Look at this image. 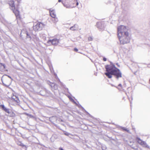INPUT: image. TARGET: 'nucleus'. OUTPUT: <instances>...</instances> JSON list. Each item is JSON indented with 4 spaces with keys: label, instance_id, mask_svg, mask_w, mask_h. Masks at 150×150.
Wrapping results in <instances>:
<instances>
[{
    "label": "nucleus",
    "instance_id": "f257e3e1",
    "mask_svg": "<svg viewBox=\"0 0 150 150\" xmlns=\"http://www.w3.org/2000/svg\"><path fill=\"white\" fill-rule=\"evenodd\" d=\"M106 71L105 74L109 79L111 78L112 75L117 79L122 77L121 71L119 69L115 66V65L107 66L106 68Z\"/></svg>",
    "mask_w": 150,
    "mask_h": 150
},
{
    "label": "nucleus",
    "instance_id": "f03ea898",
    "mask_svg": "<svg viewBox=\"0 0 150 150\" xmlns=\"http://www.w3.org/2000/svg\"><path fill=\"white\" fill-rule=\"evenodd\" d=\"M121 44L124 45L129 43L130 41V38L129 34L118 37Z\"/></svg>",
    "mask_w": 150,
    "mask_h": 150
},
{
    "label": "nucleus",
    "instance_id": "7ed1b4c3",
    "mask_svg": "<svg viewBox=\"0 0 150 150\" xmlns=\"http://www.w3.org/2000/svg\"><path fill=\"white\" fill-rule=\"evenodd\" d=\"M128 29L127 27L123 25H120L117 28L118 37L120 36L129 34L127 32Z\"/></svg>",
    "mask_w": 150,
    "mask_h": 150
},
{
    "label": "nucleus",
    "instance_id": "20e7f679",
    "mask_svg": "<svg viewBox=\"0 0 150 150\" xmlns=\"http://www.w3.org/2000/svg\"><path fill=\"white\" fill-rule=\"evenodd\" d=\"M43 26V24L41 23H35L33 24V29L35 31H40L42 30Z\"/></svg>",
    "mask_w": 150,
    "mask_h": 150
},
{
    "label": "nucleus",
    "instance_id": "39448f33",
    "mask_svg": "<svg viewBox=\"0 0 150 150\" xmlns=\"http://www.w3.org/2000/svg\"><path fill=\"white\" fill-rule=\"evenodd\" d=\"M60 40H61L59 38H54L52 40H49L48 42H51L52 45H57L59 43Z\"/></svg>",
    "mask_w": 150,
    "mask_h": 150
},
{
    "label": "nucleus",
    "instance_id": "423d86ee",
    "mask_svg": "<svg viewBox=\"0 0 150 150\" xmlns=\"http://www.w3.org/2000/svg\"><path fill=\"white\" fill-rule=\"evenodd\" d=\"M96 26L100 30H103L105 28V25L103 22H97Z\"/></svg>",
    "mask_w": 150,
    "mask_h": 150
},
{
    "label": "nucleus",
    "instance_id": "0eeeda50",
    "mask_svg": "<svg viewBox=\"0 0 150 150\" xmlns=\"http://www.w3.org/2000/svg\"><path fill=\"white\" fill-rule=\"evenodd\" d=\"M49 12L50 15L52 17L54 18V19L55 20L54 22H57L58 21V19L57 18H56V15L54 11V10L52 11L50 10Z\"/></svg>",
    "mask_w": 150,
    "mask_h": 150
},
{
    "label": "nucleus",
    "instance_id": "6e6552de",
    "mask_svg": "<svg viewBox=\"0 0 150 150\" xmlns=\"http://www.w3.org/2000/svg\"><path fill=\"white\" fill-rule=\"evenodd\" d=\"M0 106L3 110L8 114H9L11 113V110L7 108H6L4 105H0Z\"/></svg>",
    "mask_w": 150,
    "mask_h": 150
},
{
    "label": "nucleus",
    "instance_id": "1a4fd4ad",
    "mask_svg": "<svg viewBox=\"0 0 150 150\" xmlns=\"http://www.w3.org/2000/svg\"><path fill=\"white\" fill-rule=\"evenodd\" d=\"M70 1V0H63L62 1V3L63 5L65 6L68 8L69 7L68 6H67V3L68 4L70 5L71 4L70 3V2H69L67 1Z\"/></svg>",
    "mask_w": 150,
    "mask_h": 150
},
{
    "label": "nucleus",
    "instance_id": "9d476101",
    "mask_svg": "<svg viewBox=\"0 0 150 150\" xmlns=\"http://www.w3.org/2000/svg\"><path fill=\"white\" fill-rule=\"evenodd\" d=\"M6 66L5 64L0 63V71H6Z\"/></svg>",
    "mask_w": 150,
    "mask_h": 150
},
{
    "label": "nucleus",
    "instance_id": "9b49d317",
    "mask_svg": "<svg viewBox=\"0 0 150 150\" xmlns=\"http://www.w3.org/2000/svg\"><path fill=\"white\" fill-rule=\"evenodd\" d=\"M13 12L17 17H19V11L17 9L14 7V10H13Z\"/></svg>",
    "mask_w": 150,
    "mask_h": 150
},
{
    "label": "nucleus",
    "instance_id": "f8f14e48",
    "mask_svg": "<svg viewBox=\"0 0 150 150\" xmlns=\"http://www.w3.org/2000/svg\"><path fill=\"white\" fill-rule=\"evenodd\" d=\"M47 91L45 89H43L40 91L39 93V94L42 96H45L46 95Z\"/></svg>",
    "mask_w": 150,
    "mask_h": 150
},
{
    "label": "nucleus",
    "instance_id": "ddd939ff",
    "mask_svg": "<svg viewBox=\"0 0 150 150\" xmlns=\"http://www.w3.org/2000/svg\"><path fill=\"white\" fill-rule=\"evenodd\" d=\"M7 76V75H6L5 76H3L1 78V81H2V82L3 84V85L5 86H8L9 85H7L5 84L3 82V80H4V79H5V77H6ZM7 76L9 78H10V79H11V76Z\"/></svg>",
    "mask_w": 150,
    "mask_h": 150
},
{
    "label": "nucleus",
    "instance_id": "4468645a",
    "mask_svg": "<svg viewBox=\"0 0 150 150\" xmlns=\"http://www.w3.org/2000/svg\"><path fill=\"white\" fill-rule=\"evenodd\" d=\"M12 99L14 101L18 103L19 102L18 98L16 96H13L12 97Z\"/></svg>",
    "mask_w": 150,
    "mask_h": 150
},
{
    "label": "nucleus",
    "instance_id": "2eb2a0df",
    "mask_svg": "<svg viewBox=\"0 0 150 150\" xmlns=\"http://www.w3.org/2000/svg\"><path fill=\"white\" fill-rule=\"evenodd\" d=\"M9 4L12 7H13L14 8L15 7L14 5V2L12 0L10 1L9 3Z\"/></svg>",
    "mask_w": 150,
    "mask_h": 150
},
{
    "label": "nucleus",
    "instance_id": "dca6fc26",
    "mask_svg": "<svg viewBox=\"0 0 150 150\" xmlns=\"http://www.w3.org/2000/svg\"><path fill=\"white\" fill-rule=\"evenodd\" d=\"M120 128L123 130L126 131L127 132H129V130L128 129H127L125 127H122V126L120 127Z\"/></svg>",
    "mask_w": 150,
    "mask_h": 150
},
{
    "label": "nucleus",
    "instance_id": "f3484780",
    "mask_svg": "<svg viewBox=\"0 0 150 150\" xmlns=\"http://www.w3.org/2000/svg\"><path fill=\"white\" fill-rule=\"evenodd\" d=\"M136 139L137 142L140 144H141L142 142L143 141L141 139H140V138L138 137H137L136 138Z\"/></svg>",
    "mask_w": 150,
    "mask_h": 150
},
{
    "label": "nucleus",
    "instance_id": "a211bd4d",
    "mask_svg": "<svg viewBox=\"0 0 150 150\" xmlns=\"http://www.w3.org/2000/svg\"><path fill=\"white\" fill-rule=\"evenodd\" d=\"M141 145H142L144 146H145L146 147H147V146H148L146 143L143 141L142 142V143H141Z\"/></svg>",
    "mask_w": 150,
    "mask_h": 150
},
{
    "label": "nucleus",
    "instance_id": "6ab92c4d",
    "mask_svg": "<svg viewBox=\"0 0 150 150\" xmlns=\"http://www.w3.org/2000/svg\"><path fill=\"white\" fill-rule=\"evenodd\" d=\"M76 25V24L74 25V26L71 27L70 28V29L73 30H76V29L75 28Z\"/></svg>",
    "mask_w": 150,
    "mask_h": 150
},
{
    "label": "nucleus",
    "instance_id": "aec40b11",
    "mask_svg": "<svg viewBox=\"0 0 150 150\" xmlns=\"http://www.w3.org/2000/svg\"><path fill=\"white\" fill-rule=\"evenodd\" d=\"M9 114L10 116L11 117H14L15 115V113L13 112H12L11 110V113Z\"/></svg>",
    "mask_w": 150,
    "mask_h": 150
},
{
    "label": "nucleus",
    "instance_id": "412c9836",
    "mask_svg": "<svg viewBox=\"0 0 150 150\" xmlns=\"http://www.w3.org/2000/svg\"><path fill=\"white\" fill-rule=\"evenodd\" d=\"M26 37L27 38H30V39H31V37L30 36V35L27 32H26Z\"/></svg>",
    "mask_w": 150,
    "mask_h": 150
},
{
    "label": "nucleus",
    "instance_id": "4be33fe9",
    "mask_svg": "<svg viewBox=\"0 0 150 150\" xmlns=\"http://www.w3.org/2000/svg\"><path fill=\"white\" fill-rule=\"evenodd\" d=\"M30 118H34L35 117L32 115L30 114L29 113H27L26 114Z\"/></svg>",
    "mask_w": 150,
    "mask_h": 150
},
{
    "label": "nucleus",
    "instance_id": "5701e85b",
    "mask_svg": "<svg viewBox=\"0 0 150 150\" xmlns=\"http://www.w3.org/2000/svg\"><path fill=\"white\" fill-rule=\"evenodd\" d=\"M19 145L22 146V147H25V148H27V147L26 146L24 145L23 144L20 142V144H19Z\"/></svg>",
    "mask_w": 150,
    "mask_h": 150
},
{
    "label": "nucleus",
    "instance_id": "b1692460",
    "mask_svg": "<svg viewBox=\"0 0 150 150\" xmlns=\"http://www.w3.org/2000/svg\"><path fill=\"white\" fill-rule=\"evenodd\" d=\"M88 40L89 41H92L93 40V38L91 36H89L88 38Z\"/></svg>",
    "mask_w": 150,
    "mask_h": 150
},
{
    "label": "nucleus",
    "instance_id": "393cba45",
    "mask_svg": "<svg viewBox=\"0 0 150 150\" xmlns=\"http://www.w3.org/2000/svg\"><path fill=\"white\" fill-rule=\"evenodd\" d=\"M110 65H107L105 66V69L107 66H112V65H114L112 62H110Z\"/></svg>",
    "mask_w": 150,
    "mask_h": 150
},
{
    "label": "nucleus",
    "instance_id": "a878e982",
    "mask_svg": "<svg viewBox=\"0 0 150 150\" xmlns=\"http://www.w3.org/2000/svg\"><path fill=\"white\" fill-rule=\"evenodd\" d=\"M52 88L55 89H56V88H57V85L56 84L54 83L53 85V87Z\"/></svg>",
    "mask_w": 150,
    "mask_h": 150
},
{
    "label": "nucleus",
    "instance_id": "bb28decb",
    "mask_svg": "<svg viewBox=\"0 0 150 150\" xmlns=\"http://www.w3.org/2000/svg\"><path fill=\"white\" fill-rule=\"evenodd\" d=\"M64 134L66 136H68L70 134L69 133L66 132L64 133Z\"/></svg>",
    "mask_w": 150,
    "mask_h": 150
},
{
    "label": "nucleus",
    "instance_id": "cd10ccee",
    "mask_svg": "<svg viewBox=\"0 0 150 150\" xmlns=\"http://www.w3.org/2000/svg\"><path fill=\"white\" fill-rule=\"evenodd\" d=\"M54 84V83H50V85L52 88L53 87V85Z\"/></svg>",
    "mask_w": 150,
    "mask_h": 150
},
{
    "label": "nucleus",
    "instance_id": "c85d7f7f",
    "mask_svg": "<svg viewBox=\"0 0 150 150\" xmlns=\"http://www.w3.org/2000/svg\"><path fill=\"white\" fill-rule=\"evenodd\" d=\"M74 51L76 52H77L78 51V49L76 48H74Z\"/></svg>",
    "mask_w": 150,
    "mask_h": 150
},
{
    "label": "nucleus",
    "instance_id": "c756f323",
    "mask_svg": "<svg viewBox=\"0 0 150 150\" xmlns=\"http://www.w3.org/2000/svg\"><path fill=\"white\" fill-rule=\"evenodd\" d=\"M76 5L78 6L79 5V2L78 1V0H76Z\"/></svg>",
    "mask_w": 150,
    "mask_h": 150
},
{
    "label": "nucleus",
    "instance_id": "7c9ffc66",
    "mask_svg": "<svg viewBox=\"0 0 150 150\" xmlns=\"http://www.w3.org/2000/svg\"><path fill=\"white\" fill-rule=\"evenodd\" d=\"M103 59L104 61H105L107 60V59L105 57H104Z\"/></svg>",
    "mask_w": 150,
    "mask_h": 150
},
{
    "label": "nucleus",
    "instance_id": "2f4dec72",
    "mask_svg": "<svg viewBox=\"0 0 150 150\" xmlns=\"http://www.w3.org/2000/svg\"><path fill=\"white\" fill-rule=\"evenodd\" d=\"M118 86H120V87H122V85H121V84H119L118 85Z\"/></svg>",
    "mask_w": 150,
    "mask_h": 150
},
{
    "label": "nucleus",
    "instance_id": "473e14b6",
    "mask_svg": "<svg viewBox=\"0 0 150 150\" xmlns=\"http://www.w3.org/2000/svg\"><path fill=\"white\" fill-rule=\"evenodd\" d=\"M59 150H64V149H63V148L61 147L59 148Z\"/></svg>",
    "mask_w": 150,
    "mask_h": 150
},
{
    "label": "nucleus",
    "instance_id": "72a5a7b5",
    "mask_svg": "<svg viewBox=\"0 0 150 150\" xmlns=\"http://www.w3.org/2000/svg\"><path fill=\"white\" fill-rule=\"evenodd\" d=\"M86 112L87 114H88V115H89V116L90 117H91V116L90 114H89L88 112Z\"/></svg>",
    "mask_w": 150,
    "mask_h": 150
},
{
    "label": "nucleus",
    "instance_id": "f704fd0d",
    "mask_svg": "<svg viewBox=\"0 0 150 150\" xmlns=\"http://www.w3.org/2000/svg\"><path fill=\"white\" fill-rule=\"evenodd\" d=\"M132 104V102H131V101H130V104L131 107Z\"/></svg>",
    "mask_w": 150,
    "mask_h": 150
},
{
    "label": "nucleus",
    "instance_id": "c9c22d12",
    "mask_svg": "<svg viewBox=\"0 0 150 150\" xmlns=\"http://www.w3.org/2000/svg\"><path fill=\"white\" fill-rule=\"evenodd\" d=\"M21 0H17L18 3H19Z\"/></svg>",
    "mask_w": 150,
    "mask_h": 150
},
{
    "label": "nucleus",
    "instance_id": "e433bc0d",
    "mask_svg": "<svg viewBox=\"0 0 150 150\" xmlns=\"http://www.w3.org/2000/svg\"><path fill=\"white\" fill-rule=\"evenodd\" d=\"M116 65H117L118 67H120V65H119L118 64V63H116Z\"/></svg>",
    "mask_w": 150,
    "mask_h": 150
},
{
    "label": "nucleus",
    "instance_id": "4c0bfd02",
    "mask_svg": "<svg viewBox=\"0 0 150 150\" xmlns=\"http://www.w3.org/2000/svg\"><path fill=\"white\" fill-rule=\"evenodd\" d=\"M59 2H61L62 1V0H58V1Z\"/></svg>",
    "mask_w": 150,
    "mask_h": 150
},
{
    "label": "nucleus",
    "instance_id": "58836bf2",
    "mask_svg": "<svg viewBox=\"0 0 150 150\" xmlns=\"http://www.w3.org/2000/svg\"><path fill=\"white\" fill-rule=\"evenodd\" d=\"M71 100H73V101H74V99H71Z\"/></svg>",
    "mask_w": 150,
    "mask_h": 150
},
{
    "label": "nucleus",
    "instance_id": "ea45409f",
    "mask_svg": "<svg viewBox=\"0 0 150 150\" xmlns=\"http://www.w3.org/2000/svg\"><path fill=\"white\" fill-rule=\"evenodd\" d=\"M74 103H76V102H74Z\"/></svg>",
    "mask_w": 150,
    "mask_h": 150
},
{
    "label": "nucleus",
    "instance_id": "a19ab883",
    "mask_svg": "<svg viewBox=\"0 0 150 150\" xmlns=\"http://www.w3.org/2000/svg\"><path fill=\"white\" fill-rule=\"evenodd\" d=\"M149 81H150V79H149Z\"/></svg>",
    "mask_w": 150,
    "mask_h": 150
}]
</instances>
